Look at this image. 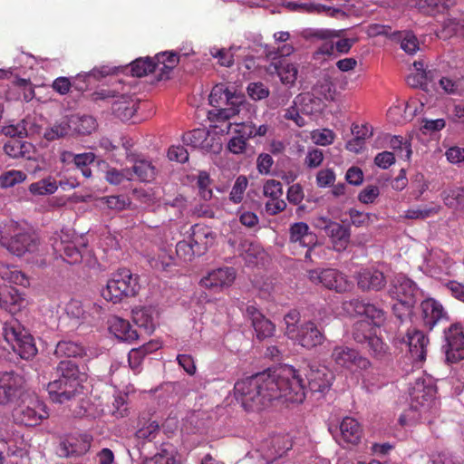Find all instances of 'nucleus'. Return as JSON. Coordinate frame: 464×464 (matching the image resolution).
Here are the masks:
<instances>
[{
	"mask_svg": "<svg viewBox=\"0 0 464 464\" xmlns=\"http://www.w3.org/2000/svg\"><path fill=\"white\" fill-rule=\"evenodd\" d=\"M234 392L246 411H258L279 399L302 403L305 398V384L299 371L284 365L273 372H259L237 382Z\"/></svg>",
	"mask_w": 464,
	"mask_h": 464,
	"instance_id": "obj_1",
	"label": "nucleus"
},
{
	"mask_svg": "<svg viewBox=\"0 0 464 464\" xmlns=\"http://www.w3.org/2000/svg\"><path fill=\"white\" fill-rule=\"evenodd\" d=\"M57 372L59 378L47 384V392L52 401L63 404L82 392V379L77 365L71 360L61 361Z\"/></svg>",
	"mask_w": 464,
	"mask_h": 464,
	"instance_id": "obj_2",
	"label": "nucleus"
},
{
	"mask_svg": "<svg viewBox=\"0 0 464 464\" xmlns=\"http://www.w3.org/2000/svg\"><path fill=\"white\" fill-rule=\"evenodd\" d=\"M0 245L9 253L23 256L38 251L40 240L34 232L9 221L0 224Z\"/></svg>",
	"mask_w": 464,
	"mask_h": 464,
	"instance_id": "obj_3",
	"label": "nucleus"
},
{
	"mask_svg": "<svg viewBox=\"0 0 464 464\" xmlns=\"http://www.w3.org/2000/svg\"><path fill=\"white\" fill-rule=\"evenodd\" d=\"M437 388L430 380L417 379L411 389L410 411L419 414V419L430 424L439 409Z\"/></svg>",
	"mask_w": 464,
	"mask_h": 464,
	"instance_id": "obj_4",
	"label": "nucleus"
},
{
	"mask_svg": "<svg viewBox=\"0 0 464 464\" xmlns=\"http://www.w3.org/2000/svg\"><path fill=\"white\" fill-rule=\"evenodd\" d=\"M209 104L217 109V116L221 120H229L243 113L242 119L247 118L249 103L244 95L230 92L225 84L215 85L209 94Z\"/></svg>",
	"mask_w": 464,
	"mask_h": 464,
	"instance_id": "obj_5",
	"label": "nucleus"
},
{
	"mask_svg": "<svg viewBox=\"0 0 464 464\" xmlns=\"http://www.w3.org/2000/svg\"><path fill=\"white\" fill-rule=\"evenodd\" d=\"M139 289V276L121 268L111 274L106 285L102 288L101 295L106 301L118 304L124 298L136 295Z\"/></svg>",
	"mask_w": 464,
	"mask_h": 464,
	"instance_id": "obj_6",
	"label": "nucleus"
},
{
	"mask_svg": "<svg viewBox=\"0 0 464 464\" xmlns=\"http://www.w3.org/2000/svg\"><path fill=\"white\" fill-rule=\"evenodd\" d=\"M390 295L397 300L392 304V311L397 313L398 307L404 309L403 314H410L421 292L417 285L404 275H397L392 282L389 289Z\"/></svg>",
	"mask_w": 464,
	"mask_h": 464,
	"instance_id": "obj_7",
	"label": "nucleus"
},
{
	"mask_svg": "<svg viewBox=\"0 0 464 464\" xmlns=\"http://www.w3.org/2000/svg\"><path fill=\"white\" fill-rule=\"evenodd\" d=\"M4 335L6 342L22 359L30 360L36 355L37 348L33 336L17 321L5 324Z\"/></svg>",
	"mask_w": 464,
	"mask_h": 464,
	"instance_id": "obj_8",
	"label": "nucleus"
},
{
	"mask_svg": "<svg viewBox=\"0 0 464 464\" xmlns=\"http://www.w3.org/2000/svg\"><path fill=\"white\" fill-rule=\"evenodd\" d=\"M331 361L337 368L349 371H366L372 367L371 361L359 351L347 345H335L332 349Z\"/></svg>",
	"mask_w": 464,
	"mask_h": 464,
	"instance_id": "obj_9",
	"label": "nucleus"
},
{
	"mask_svg": "<svg viewBox=\"0 0 464 464\" xmlns=\"http://www.w3.org/2000/svg\"><path fill=\"white\" fill-rule=\"evenodd\" d=\"M25 393L24 377L13 371L0 372V405L8 406L22 400Z\"/></svg>",
	"mask_w": 464,
	"mask_h": 464,
	"instance_id": "obj_10",
	"label": "nucleus"
},
{
	"mask_svg": "<svg viewBox=\"0 0 464 464\" xmlns=\"http://www.w3.org/2000/svg\"><path fill=\"white\" fill-rule=\"evenodd\" d=\"M441 350L448 363H457L464 359V333L460 324H451L443 330Z\"/></svg>",
	"mask_w": 464,
	"mask_h": 464,
	"instance_id": "obj_11",
	"label": "nucleus"
},
{
	"mask_svg": "<svg viewBox=\"0 0 464 464\" xmlns=\"http://www.w3.org/2000/svg\"><path fill=\"white\" fill-rule=\"evenodd\" d=\"M308 278L314 285L343 293L351 289L352 284L346 276L334 268L313 269L308 271Z\"/></svg>",
	"mask_w": 464,
	"mask_h": 464,
	"instance_id": "obj_12",
	"label": "nucleus"
},
{
	"mask_svg": "<svg viewBox=\"0 0 464 464\" xmlns=\"http://www.w3.org/2000/svg\"><path fill=\"white\" fill-rule=\"evenodd\" d=\"M92 438L88 434H70L60 438L56 454L60 458H78L91 448Z\"/></svg>",
	"mask_w": 464,
	"mask_h": 464,
	"instance_id": "obj_13",
	"label": "nucleus"
},
{
	"mask_svg": "<svg viewBox=\"0 0 464 464\" xmlns=\"http://www.w3.org/2000/svg\"><path fill=\"white\" fill-rule=\"evenodd\" d=\"M85 246L86 244L82 242V239H72V236L64 231H62L59 239L54 238L53 244V250L58 253L65 262L71 265L82 261V249Z\"/></svg>",
	"mask_w": 464,
	"mask_h": 464,
	"instance_id": "obj_14",
	"label": "nucleus"
},
{
	"mask_svg": "<svg viewBox=\"0 0 464 464\" xmlns=\"http://www.w3.org/2000/svg\"><path fill=\"white\" fill-rule=\"evenodd\" d=\"M14 420L24 426H36L48 417L45 406L37 400H31L28 404L19 405L13 412Z\"/></svg>",
	"mask_w": 464,
	"mask_h": 464,
	"instance_id": "obj_15",
	"label": "nucleus"
},
{
	"mask_svg": "<svg viewBox=\"0 0 464 464\" xmlns=\"http://www.w3.org/2000/svg\"><path fill=\"white\" fill-rule=\"evenodd\" d=\"M309 390L312 392L324 394L332 386L334 375L327 367L312 365L307 373Z\"/></svg>",
	"mask_w": 464,
	"mask_h": 464,
	"instance_id": "obj_16",
	"label": "nucleus"
},
{
	"mask_svg": "<svg viewBox=\"0 0 464 464\" xmlns=\"http://www.w3.org/2000/svg\"><path fill=\"white\" fill-rule=\"evenodd\" d=\"M246 318L251 322L256 338L264 340L274 335L276 325L254 305H246Z\"/></svg>",
	"mask_w": 464,
	"mask_h": 464,
	"instance_id": "obj_17",
	"label": "nucleus"
},
{
	"mask_svg": "<svg viewBox=\"0 0 464 464\" xmlns=\"http://www.w3.org/2000/svg\"><path fill=\"white\" fill-rule=\"evenodd\" d=\"M424 325L431 331L439 323L449 321L448 313L442 304L433 298H427L420 304Z\"/></svg>",
	"mask_w": 464,
	"mask_h": 464,
	"instance_id": "obj_18",
	"label": "nucleus"
},
{
	"mask_svg": "<svg viewBox=\"0 0 464 464\" xmlns=\"http://www.w3.org/2000/svg\"><path fill=\"white\" fill-rule=\"evenodd\" d=\"M134 439L137 443H145L154 440L160 433V425L153 420L150 412H142L139 415L135 425Z\"/></svg>",
	"mask_w": 464,
	"mask_h": 464,
	"instance_id": "obj_19",
	"label": "nucleus"
},
{
	"mask_svg": "<svg viewBox=\"0 0 464 464\" xmlns=\"http://www.w3.org/2000/svg\"><path fill=\"white\" fill-rule=\"evenodd\" d=\"M235 278L236 271L233 267H220L210 271L200 283L206 288L218 290L230 286Z\"/></svg>",
	"mask_w": 464,
	"mask_h": 464,
	"instance_id": "obj_20",
	"label": "nucleus"
},
{
	"mask_svg": "<svg viewBox=\"0 0 464 464\" xmlns=\"http://www.w3.org/2000/svg\"><path fill=\"white\" fill-rule=\"evenodd\" d=\"M291 449V444L284 436H274L260 446V452L266 464H271Z\"/></svg>",
	"mask_w": 464,
	"mask_h": 464,
	"instance_id": "obj_21",
	"label": "nucleus"
},
{
	"mask_svg": "<svg viewBox=\"0 0 464 464\" xmlns=\"http://www.w3.org/2000/svg\"><path fill=\"white\" fill-rule=\"evenodd\" d=\"M401 342L406 344L414 360L419 362L425 360L429 339L421 331L416 329L408 331L406 337H403Z\"/></svg>",
	"mask_w": 464,
	"mask_h": 464,
	"instance_id": "obj_22",
	"label": "nucleus"
},
{
	"mask_svg": "<svg viewBox=\"0 0 464 464\" xmlns=\"http://www.w3.org/2000/svg\"><path fill=\"white\" fill-rule=\"evenodd\" d=\"M324 339V334L317 325L312 321H307L300 325V331L293 340L303 347L311 349L322 344Z\"/></svg>",
	"mask_w": 464,
	"mask_h": 464,
	"instance_id": "obj_23",
	"label": "nucleus"
},
{
	"mask_svg": "<svg viewBox=\"0 0 464 464\" xmlns=\"http://www.w3.org/2000/svg\"><path fill=\"white\" fill-rule=\"evenodd\" d=\"M0 442L6 445L7 453L23 457L27 451V442L24 436L12 428L0 429Z\"/></svg>",
	"mask_w": 464,
	"mask_h": 464,
	"instance_id": "obj_24",
	"label": "nucleus"
},
{
	"mask_svg": "<svg viewBox=\"0 0 464 464\" xmlns=\"http://www.w3.org/2000/svg\"><path fill=\"white\" fill-rule=\"evenodd\" d=\"M190 230L189 240L196 249V254L199 256L205 254L208 248L214 244L215 233L210 228L199 225L192 226Z\"/></svg>",
	"mask_w": 464,
	"mask_h": 464,
	"instance_id": "obj_25",
	"label": "nucleus"
},
{
	"mask_svg": "<svg viewBox=\"0 0 464 464\" xmlns=\"http://www.w3.org/2000/svg\"><path fill=\"white\" fill-rule=\"evenodd\" d=\"M358 286L362 290L379 291L386 285L383 273L375 268H363L357 276Z\"/></svg>",
	"mask_w": 464,
	"mask_h": 464,
	"instance_id": "obj_26",
	"label": "nucleus"
},
{
	"mask_svg": "<svg viewBox=\"0 0 464 464\" xmlns=\"http://www.w3.org/2000/svg\"><path fill=\"white\" fill-rule=\"evenodd\" d=\"M289 240L302 247L311 246L316 243V235L310 231L306 223L296 222L289 227Z\"/></svg>",
	"mask_w": 464,
	"mask_h": 464,
	"instance_id": "obj_27",
	"label": "nucleus"
},
{
	"mask_svg": "<svg viewBox=\"0 0 464 464\" xmlns=\"http://www.w3.org/2000/svg\"><path fill=\"white\" fill-rule=\"evenodd\" d=\"M362 437V428L360 423L352 417H345L339 425L338 441L355 445Z\"/></svg>",
	"mask_w": 464,
	"mask_h": 464,
	"instance_id": "obj_28",
	"label": "nucleus"
},
{
	"mask_svg": "<svg viewBox=\"0 0 464 464\" xmlns=\"http://www.w3.org/2000/svg\"><path fill=\"white\" fill-rule=\"evenodd\" d=\"M102 307L96 303L83 304L81 301L72 299L67 304L65 311L67 314L75 319H87L89 316H95L101 314Z\"/></svg>",
	"mask_w": 464,
	"mask_h": 464,
	"instance_id": "obj_29",
	"label": "nucleus"
},
{
	"mask_svg": "<svg viewBox=\"0 0 464 464\" xmlns=\"http://www.w3.org/2000/svg\"><path fill=\"white\" fill-rule=\"evenodd\" d=\"M109 330L116 338L124 342H132L138 339V333L130 322L119 316H112L109 322Z\"/></svg>",
	"mask_w": 464,
	"mask_h": 464,
	"instance_id": "obj_30",
	"label": "nucleus"
},
{
	"mask_svg": "<svg viewBox=\"0 0 464 464\" xmlns=\"http://www.w3.org/2000/svg\"><path fill=\"white\" fill-rule=\"evenodd\" d=\"M118 100L112 102V111L121 121L130 120L139 108L138 100L128 95H119Z\"/></svg>",
	"mask_w": 464,
	"mask_h": 464,
	"instance_id": "obj_31",
	"label": "nucleus"
},
{
	"mask_svg": "<svg viewBox=\"0 0 464 464\" xmlns=\"http://www.w3.org/2000/svg\"><path fill=\"white\" fill-rule=\"evenodd\" d=\"M350 304L357 314L365 315L372 324L380 326L383 323L384 312L376 305L361 299H353Z\"/></svg>",
	"mask_w": 464,
	"mask_h": 464,
	"instance_id": "obj_32",
	"label": "nucleus"
},
{
	"mask_svg": "<svg viewBox=\"0 0 464 464\" xmlns=\"http://www.w3.org/2000/svg\"><path fill=\"white\" fill-rule=\"evenodd\" d=\"M133 321L144 329L146 334H151L156 327L157 311L152 306H142L132 311Z\"/></svg>",
	"mask_w": 464,
	"mask_h": 464,
	"instance_id": "obj_33",
	"label": "nucleus"
},
{
	"mask_svg": "<svg viewBox=\"0 0 464 464\" xmlns=\"http://www.w3.org/2000/svg\"><path fill=\"white\" fill-rule=\"evenodd\" d=\"M326 235L331 238L335 251L341 252L346 249L351 236L349 227L334 222L328 227Z\"/></svg>",
	"mask_w": 464,
	"mask_h": 464,
	"instance_id": "obj_34",
	"label": "nucleus"
},
{
	"mask_svg": "<svg viewBox=\"0 0 464 464\" xmlns=\"http://www.w3.org/2000/svg\"><path fill=\"white\" fill-rule=\"evenodd\" d=\"M26 302L14 288L0 292V306L10 314H16L24 307Z\"/></svg>",
	"mask_w": 464,
	"mask_h": 464,
	"instance_id": "obj_35",
	"label": "nucleus"
},
{
	"mask_svg": "<svg viewBox=\"0 0 464 464\" xmlns=\"http://www.w3.org/2000/svg\"><path fill=\"white\" fill-rule=\"evenodd\" d=\"M72 134L88 135L97 129V122L91 115H72L69 118Z\"/></svg>",
	"mask_w": 464,
	"mask_h": 464,
	"instance_id": "obj_36",
	"label": "nucleus"
},
{
	"mask_svg": "<svg viewBox=\"0 0 464 464\" xmlns=\"http://www.w3.org/2000/svg\"><path fill=\"white\" fill-rule=\"evenodd\" d=\"M208 136L209 133L207 130L195 129L183 136V142L193 149H201L208 151L210 148Z\"/></svg>",
	"mask_w": 464,
	"mask_h": 464,
	"instance_id": "obj_37",
	"label": "nucleus"
},
{
	"mask_svg": "<svg viewBox=\"0 0 464 464\" xmlns=\"http://www.w3.org/2000/svg\"><path fill=\"white\" fill-rule=\"evenodd\" d=\"M456 4V0H418V9L427 14L435 15L444 13Z\"/></svg>",
	"mask_w": 464,
	"mask_h": 464,
	"instance_id": "obj_38",
	"label": "nucleus"
},
{
	"mask_svg": "<svg viewBox=\"0 0 464 464\" xmlns=\"http://www.w3.org/2000/svg\"><path fill=\"white\" fill-rule=\"evenodd\" d=\"M367 346L370 355L374 360L380 362H387L391 360L392 354L390 353L389 345L377 335L369 337Z\"/></svg>",
	"mask_w": 464,
	"mask_h": 464,
	"instance_id": "obj_39",
	"label": "nucleus"
},
{
	"mask_svg": "<svg viewBox=\"0 0 464 464\" xmlns=\"http://www.w3.org/2000/svg\"><path fill=\"white\" fill-rule=\"evenodd\" d=\"M28 189L31 194L35 196L52 195L57 191L58 184L54 178L49 176L32 183Z\"/></svg>",
	"mask_w": 464,
	"mask_h": 464,
	"instance_id": "obj_40",
	"label": "nucleus"
},
{
	"mask_svg": "<svg viewBox=\"0 0 464 464\" xmlns=\"http://www.w3.org/2000/svg\"><path fill=\"white\" fill-rule=\"evenodd\" d=\"M294 104L299 105L300 111L306 115H313L320 111V100L309 93L295 97Z\"/></svg>",
	"mask_w": 464,
	"mask_h": 464,
	"instance_id": "obj_41",
	"label": "nucleus"
},
{
	"mask_svg": "<svg viewBox=\"0 0 464 464\" xmlns=\"http://www.w3.org/2000/svg\"><path fill=\"white\" fill-rule=\"evenodd\" d=\"M54 353L57 357H80L84 353V348L72 341H61L57 343Z\"/></svg>",
	"mask_w": 464,
	"mask_h": 464,
	"instance_id": "obj_42",
	"label": "nucleus"
},
{
	"mask_svg": "<svg viewBox=\"0 0 464 464\" xmlns=\"http://www.w3.org/2000/svg\"><path fill=\"white\" fill-rule=\"evenodd\" d=\"M132 175L135 174L140 181L149 182L155 177V168L150 161L146 160H137L134 161L130 169Z\"/></svg>",
	"mask_w": 464,
	"mask_h": 464,
	"instance_id": "obj_43",
	"label": "nucleus"
},
{
	"mask_svg": "<svg viewBox=\"0 0 464 464\" xmlns=\"http://www.w3.org/2000/svg\"><path fill=\"white\" fill-rule=\"evenodd\" d=\"M345 30L334 29H309L304 32V37L308 40H332L334 38H341L343 36Z\"/></svg>",
	"mask_w": 464,
	"mask_h": 464,
	"instance_id": "obj_44",
	"label": "nucleus"
},
{
	"mask_svg": "<svg viewBox=\"0 0 464 464\" xmlns=\"http://www.w3.org/2000/svg\"><path fill=\"white\" fill-rule=\"evenodd\" d=\"M362 130H364L365 131L363 134H360L359 125L358 124H353L352 126V133L353 134V139L349 140L346 143V149L350 151L359 153L363 146H364V140L372 135V131L369 130V128H361Z\"/></svg>",
	"mask_w": 464,
	"mask_h": 464,
	"instance_id": "obj_45",
	"label": "nucleus"
},
{
	"mask_svg": "<svg viewBox=\"0 0 464 464\" xmlns=\"http://www.w3.org/2000/svg\"><path fill=\"white\" fill-rule=\"evenodd\" d=\"M392 36L401 41V48L407 53L413 54L419 49L418 39L411 32H394Z\"/></svg>",
	"mask_w": 464,
	"mask_h": 464,
	"instance_id": "obj_46",
	"label": "nucleus"
},
{
	"mask_svg": "<svg viewBox=\"0 0 464 464\" xmlns=\"http://www.w3.org/2000/svg\"><path fill=\"white\" fill-rule=\"evenodd\" d=\"M156 70L155 62L147 58H139L130 63V72L132 76L142 77Z\"/></svg>",
	"mask_w": 464,
	"mask_h": 464,
	"instance_id": "obj_47",
	"label": "nucleus"
},
{
	"mask_svg": "<svg viewBox=\"0 0 464 464\" xmlns=\"http://www.w3.org/2000/svg\"><path fill=\"white\" fill-rule=\"evenodd\" d=\"M104 179L111 185H120L125 180L132 179L130 169H118L114 167H107L104 170Z\"/></svg>",
	"mask_w": 464,
	"mask_h": 464,
	"instance_id": "obj_48",
	"label": "nucleus"
},
{
	"mask_svg": "<svg viewBox=\"0 0 464 464\" xmlns=\"http://www.w3.org/2000/svg\"><path fill=\"white\" fill-rule=\"evenodd\" d=\"M159 348L157 343H148L137 349H131L129 353V362L132 369H136L141 362V360L150 353Z\"/></svg>",
	"mask_w": 464,
	"mask_h": 464,
	"instance_id": "obj_49",
	"label": "nucleus"
},
{
	"mask_svg": "<svg viewBox=\"0 0 464 464\" xmlns=\"http://www.w3.org/2000/svg\"><path fill=\"white\" fill-rule=\"evenodd\" d=\"M156 70L161 72H169L179 63L177 53L165 52L156 55Z\"/></svg>",
	"mask_w": 464,
	"mask_h": 464,
	"instance_id": "obj_50",
	"label": "nucleus"
},
{
	"mask_svg": "<svg viewBox=\"0 0 464 464\" xmlns=\"http://www.w3.org/2000/svg\"><path fill=\"white\" fill-rule=\"evenodd\" d=\"M72 134L70 121L64 120L60 122L54 123L44 131V137L47 140H54L63 138L66 135Z\"/></svg>",
	"mask_w": 464,
	"mask_h": 464,
	"instance_id": "obj_51",
	"label": "nucleus"
},
{
	"mask_svg": "<svg viewBox=\"0 0 464 464\" xmlns=\"http://www.w3.org/2000/svg\"><path fill=\"white\" fill-rule=\"evenodd\" d=\"M442 198L446 206L452 208L464 207V187L443 191Z\"/></svg>",
	"mask_w": 464,
	"mask_h": 464,
	"instance_id": "obj_52",
	"label": "nucleus"
},
{
	"mask_svg": "<svg viewBox=\"0 0 464 464\" xmlns=\"http://www.w3.org/2000/svg\"><path fill=\"white\" fill-rule=\"evenodd\" d=\"M389 147L392 149L398 157L409 160L411 156V144L404 141L401 136L389 137Z\"/></svg>",
	"mask_w": 464,
	"mask_h": 464,
	"instance_id": "obj_53",
	"label": "nucleus"
},
{
	"mask_svg": "<svg viewBox=\"0 0 464 464\" xmlns=\"http://www.w3.org/2000/svg\"><path fill=\"white\" fill-rule=\"evenodd\" d=\"M211 179L208 172L200 171L197 176V188L198 189V196L205 201H208L213 197V192L210 188Z\"/></svg>",
	"mask_w": 464,
	"mask_h": 464,
	"instance_id": "obj_54",
	"label": "nucleus"
},
{
	"mask_svg": "<svg viewBox=\"0 0 464 464\" xmlns=\"http://www.w3.org/2000/svg\"><path fill=\"white\" fill-rule=\"evenodd\" d=\"M276 69L281 82L289 87L294 86L298 74L297 67L293 63H286Z\"/></svg>",
	"mask_w": 464,
	"mask_h": 464,
	"instance_id": "obj_55",
	"label": "nucleus"
},
{
	"mask_svg": "<svg viewBox=\"0 0 464 464\" xmlns=\"http://www.w3.org/2000/svg\"><path fill=\"white\" fill-rule=\"evenodd\" d=\"M95 160V155L92 152L79 153L74 158V165L79 169L85 178L92 177V169L90 165Z\"/></svg>",
	"mask_w": 464,
	"mask_h": 464,
	"instance_id": "obj_56",
	"label": "nucleus"
},
{
	"mask_svg": "<svg viewBox=\"0 0 464 464\" xmlns=\"http://www.w3.org/2000/svg\"><path fill=\"white\" fill-rule=\"evenodd\" d=\"M299 320L300 314L296 310L290 311L284 317L285 334L292 340L296 337V334L300 331V325H298Z\"/></svg>",
	"mask_w": 464,
	"mask_h": 464,
	"instance_id": "obj_57",
	"label": "nucleus"
},
{
	"mask_svg": "<svg viewBox=\"0 0 464 464\" xmlns=\"http://www.w3.org/2000/svg\"><path fill=\"white\" fill-rule=\"evenodd\" d=\"M29 144L20 140H11L4 145V151L11 158L16 159L24 157Z\"/></svg>",
	"mask_w": 464,
	"mask_h": 464,
	"instance_id": "obj_58",
	"label": "nucleus"
},
{
	"mask_svg": "<svg viewBox=\"0 0 464 464\" xmlns=\"http://www.w3.org/2000/svg\"><path fill=\"white\" fill-rule=\"evenodd\" d=\"M314 91L327 101H333L335 96V86L328 77L319 80Z\"/></svg>",
	"mask_w": 464,
	"mask_h": 464,
	"instance_id": "obj_59",
	"label": "nucleus"
},
{
	"mask_svg": "<svg viewBox=\"0 0 464 464\" xmlns=\"http://www.w3.org/2000/svg\"><path fill=\"white\" fill-rule=\"evenodd\" d=\"M26 179V175L21 170H8L0 176V186L2 188H11L23 182Z\"/></svg>",
	"mask_w": 464,
	"mask_h": 464,
	"instance_id": "obj_60",
	"label": "nucleus"
},
{
	"mask_svg": "<svg viewBox=\"0 0 464 464\" xmlns=\"http://www.w3.org/2000/svg\"><path fill=\"white\" fill-rule=\"evenodd\" d=\"M247 179L244 176H239L229 193V200L234 204H238L242 201L245 190L247 187Z\"/></svg>",
	"mask_w": 464,
	"mask_h": 464,
	"instance_id": "obj_61",
	"label": "nucleus"
},
{
	"mask_svg": "<svg viewBox=\"0 0 464 464\" xmlns=\"http://www.w3.org/2000/svg\"><path fill=\"white\" fill-rule=\"evenodd\" d=\"M176 253L184 261H191L196 256H198V254H196V249L189 239L179 241L176 246Z\"/></svg>",
	"mask_w": 464,
	"mask_h": 464,
	"instance_id": "obj_62",
	"label": "nucleus"
},
{
	"mask_svg": "<svg viewBox=\"0 0 464 464\" xmlns=\"http://www.w3.org/2000/svg\"><path fill=\"white\" fill-rule=\"evenodd\" d=\"M308 8L313 13L324 14L329 17H344L346 15L345 12L342 9L333 6H327L320 4H314L308 5Z\"/></svg>",
	"mask_w": 464,
	"mask_h": 464,
	"instance_id": "obj_63",
	"label": "nucleus"
},
{
	"mask_svg": "<svg viewBox=\"0 0 464 464\" xmlns=\"http://www.w3.org/2000/svg\"><path fill=\"white\" fill-rule=\"evenodd\" d=\"M263 193L269 198H277L283 196V186L280 181L268 179L263 187Z\"/></svg>",
	"mask_w": 464,
	"mask_h": 464,
	"instance_id": "obj_64",
	"label": "nucleus"
}]
</instances>
